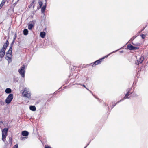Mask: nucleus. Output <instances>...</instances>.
I'll use <instances>...</instances> for the list:
<instances>
[{"instance_id": "f257e3e1", "label": "nucleus", "mask_w": 148, "mask_h": 148, "mask_svg": "<svg viewBox=\"0 0 148 148\" xmlns=\"http://www.w3.org/2000/svg\"><path fill=\"white\" fill-rule=\"evenodd\" d=\"M27 90V89L26 88H24L22 94L23 96L27 97L30 99H31V94Z\"/></svg>"}, {"instance_id": "49530a36", "label": "nucleus", "mask_w": 148, "mask_h": 148, "mask_svg": "<svg viewBox=\"0 0 148 148\" xmlns=\"http://www.w3.org/2000/svg\"><path fill=\"white\" fill-rule=\"evenodd\" d=\"M2 7L0 5V9H1V8Z\"/></svg>"}, {"instance_id": "20e7f679", "label": "nucleus", "mask_w": 148, "mask_h": 148, "mask_svg": "<svg viewBox=\"0 0 148 148\" xmlns=\"http://www.w3.org/2000/svg\"><path fill=\"white\" fill-rule=\"evenodd\" d=\"M131 90V88L129 89L128 91L127 90V93L125 95L124 97L121 99L117 102V103H119L120 102L123 101V100L126 99L130 98V97H128L130 94H132L133 92H131L130 91Z\"/></svg>"}, {"instance_id": "f704fd0d", "label": "nucleus", "mask_w": 148, "mask_h": 148, "mask_svg": "<svg viewBox=\"0 0 148 148\" xmlns=\"http://www.w3.org/2000/svg\"><path fill=\"white\" fill-rule=\"evenodd\" d=\"M88 90L90 93H91L94 96V95L92 93V91L91 90L89 89H88Z\"/></svg>"}, {"instance_id": "412c9836", "label": "nucleus", "mask_w": 148, "mask_h": 148, "mask_svg": "<svg viewBox=\"0 0 148 148\" xmlns=\"http://www.w3.org/2000/svg\"><path fill=\"white\" fill-rule=\"evenodd\" d=\"M118 51V50H115L111 53H110L109 54L106 56H105V57H104V58H107V57L109 55H110V54L113 53H115L116 51Z\"/></svg>"}, {"instance_id": "5701e85b", "label": "nucleus", "mask_w": 148, "mask_h": 148, "mask_svg": "<svg viewBox=\"0 0 148 148\" xmlns=\"http://www.w3.org/2000/svg\"><path fill=\"white\" fill-rule=\"evenodd\" d=\"M132 43L133 45L136 46H139L140 45V44L139 43H134L133 42H132Z\"/></svg>"}, {"instance_id": "473e14b6", "label": "nucleus", "mask_w": 148, "mask_h": 148, "mask_svg": "<svg viewBox=\"0 0 148 148\" xmlns=\"http://www.w3.org/2000/svg\"><path fill=\"white\" fill-rule=\"evenodd\" d=\"M145 27H143L142 29H141L140 30V32H142L145 29Z\"/></svg>"}, {"instance_id": "cd10ccee", "label": "nucleus", "mask_w": 148, "mask_h": 148, "mask_svg": "<svg viewBox=\"0 0 148 148\" xmlns=\"http://www.w3.org/2000/svg\"><path fill=\"white\" fill-rule=\"evenodd\" d=\"M16 37H17L16 34H15L14 36L13 40L15 41V40L16 39Z\"/></svg>"}, {"instance_id": "0eeeda50", "label": "nucleus", "mask_w": 148, "mask_h": 148, "mask_svg": "<svg viewBox=\"0 0 148 148\" xmlns=\"http://www.w3.org/2000/svg\"><path fill=\"white\" fill-rule=\"evenodd\" d=\"M127 48L130 50H137L139 49V47H134L131 44H129L127 45Z\"/></svg>"}, {"instance_id": "aec40b11", "label": "nucleus", "mask_w": 148, "mask_h": 148, "mask_svg": "<svg viewBox=\"0 0 148 148\" xmlns=\"http://www.w3.org/2000/svg\"><path fill=\"white\" fill-rule=\"evenodd\" d=\"M12 48H11V47H10L9 50L6 52V53H8V54L12 53Z\"/></svg>"}, {"instance_id": "39448f33", "label": "nucleus", "mask_w": 148, "mask_h": 148, "mask_svg": "<svg viewBox=\"0 0 148 148\" xmlns=\"http://www.w3.org/2000/svg\"><path fill=\"white\" fill-rule=\"evenodd\" d=\"M13 98V95L12 94H10L5 99V103L7 104L10 103Z\"/></svg>"}, {"instance_id": "de8ad7c7", "label": "nucleus", "mask_w": 148, "mask_h": 148, "mask_svg": "<svg viewBox=\"0 0 148 148\" xmlns=\"http://www.w3.org/2000/svg\"><path fill=\"white\" fill-rule=\"evenodd\" d=\"M87 146H86L84 147V148H86L87 147Z\"/></svg>"}, {"instance_id": "72a5a7b5", "label": "nucleus", "mask_w": 148, "mask_h": 148, "mask_svg": "<svg viewBox=\"0 0 148 148\" xmlns=\"http://www.w3.org/2000/svg\"><path fill=\"white\" fill-rule=\"evenodd\" d=\"M5 1H6L5 0H3L1 2L3 3V4H4L5 3Z\"/></svg>"}, {"instance_id": "423d86ee", "label": "nucleus", "mask_w": 148, "mask_h": 148, "mask_svg": "<svg viewBox=\"0 0 148 148\" xmlns=\"http://www.w3.org/2000/svg\"><path fill=\"white\" fill-rule=\"evenodd\" d=\"M144 57L143 56H140L136 62L135 63L136 65H138L142 63L144 60Z\"/></svg>"}, {"instance_id": "c85d7f7f", "label": "nucleus", "mask_w": 148, "mask_h": 148, "mask_svg": "<svg viewBox=\"0 0 148 148\" xmlns=\"http://www.w3.org/2000/svg\"><path fill=\"white\" fill-rule=\"evenodd\" d=\"M137 36H134L132 38H131V39H130V41H133Z\"/></svg>"}, {"instance_id": "9d476101", "label": "nucleus", "mask_w": 148, "mask_h": 148, "mask_svg": "<svg viewBox=\"0 0 148 148\" xmlns=\"http://www.w3.org/2000/svg\"><path fill=\"white\" fill-rule=\"evenodd\" d=\"M5 53V51L2 50L1 49H0V58H3Z\"/></svg>"}, {"instance_id": "e433bc0d", "label": "nucleus", "mask_w": 148, "mask_h": 148, "mask_svg": "<svg viewBox=\"0 0 148 148\" xmlns=\"http://www.w3.org/2000/svg\"><path fill=\"white\" fill-rule=\"evenodd\" d=\"M25 138L24 137H21V140H23Z\"/></svg>"}, {"instance_id": "79ce46f5", "label": "nucleus", "mask_w": 148, "mask_h": 148, "mask_svg": "<svg viewBox=\"0 0 148 148\" xmlns=\"http://www.w3.org/2000/svg\"><path fill=\"white\" fill-rule=\"evenodd\" d=\"M90 143V142H89V143H88L87 144V145H86L87 147V146H88L89 145V144Z\"/></svg>"}, {"instance_id": "4be33fe9", "label": "nucleus", "mask_w": 148, "mask_h": 148, "mask_svg": "<svg viewBox=\"0 0 148 148\" xmlns=\"http://www.w3.org/2000/svg\"><path fill=\"white\" fill-rule=\"evenodd\" d=\"M38 3L40 5V8L42 6V1H38Z\"/></svg>"}, {"instance_id": "2f4dec72", "label": "nucleus", "mask_w": 148, "mask_h": 148, "mask_svg": "<svg viewBox=\"0 0 148 148\" xmlns=\"http://www.w3.org/2000/svg\"><path fill=\"white\" fill-rule=\"evenodd\" d=\"M45 148H51V147L49 146H45Z\"/></svg>"}, {"instance_id": "7ed1b4c3", "label": "nucleus", "mask_w": 148, "mask_h": 148, "mask_svg": "<svg viewBox=\"0 0 148 148\" xmlns=\"http://www.w3.org/2000/svg\"><path fill=\"white\" fill-rule=\"evenodd\" d=\"M25 65H23L20 69L18 70L19 73L21 75L22 77L24 78L25 76Z\"/></svg>"}, {"instance_id": "a878e982", "label": "nucleus", "mask_w": 148, "mask_h": 148, "mask_svg": "<svg viewBox=\"0 0 148 148\" xmlns=\"http://www.w3.org/2000/svg\"><path fill=\"white\" fill-rule=\"evenodd\" d=\"M15 41L13 40L12 42V43L10 44V47H11V48H12V47L13 46L15 42Z\"/></svg>"}, {"instance_id": "f03ea898", "label": "nucleus", "mask_w": 148, "mask_h": 148, "mask_svg": "<svg viewBox=\"0 0 148 148\" xmlns=\"http://www.w3.org/2000/svg\"><path fill=\"white\" fill-rule=\"evenodd\" d=\"M104 59V57H103L102 58L95 61L93 63L88 64L87 65H92V67H95L96 65L100 64L102 60Z\"/></svg>"}, {"instance_id": "c9c22d12", "label": "nucleus", "mask_w": 148, "mask_h": 148, "mask_svg": "<svg viewBox=\"0 0 148 148\" xmlns=\"http://www.w3.org/2000/svg\"><path fill=\"white\" fill-rule=\"evenodd\" d=\"M17 2L15 3L13 5L14 6L17 4Z\"/></svg>"}, {"instance_id": "9b49d317", "label": "nucleus", "mask_w": 148, "mask_h": 148, "mask_svg": "<svg viewBox=\"0 0 148 148\" xmlns=\"http://www.w3.org/2000/svg\"><path fill=\"white\" fill-rule=\"evenodd\" d=\"M29 134V132L26 130L23 131L21 132L22 135L24 136H27Z\"/></svg>"}, {"instance_id": "393cba45", "label": "nucleus", "mask_w": 148, "mask_h": 148, "mask_svg": "<svg viewBox=\"0 0 148 148\" xmlns=\"http://www.w3.org/2000/svg\"><path fill=\"white\" fill-rule=\"evenodd\" d=\"M79 84V85H81V86H83L87 90H88V88H87L85 86V85L84 84H81L79 83V84Z\"/></svg>"}, {"instance_id": "4468645a", "label": "nucleus", "mask_w": 148, "mask_h": 148, "mask_svg": "<svg viewBox=\"0 0 148 148\" xmlns=\"http://www.w3.org/2000/svg\"><path fill=\"white\" fill-rule=\"evenodd\" d=\"M8 129V128H4L2 131V134H7Z\"/></svg>"}, {"instance_id": "6ab92c4d", "label": "nucleus", "mask_w": 148, "mask_h": 148, "mask_svg": "<svg viewBox=\"0 0 148 148\" xmlns=\"http://www.w3.org/2000/svg\"><path fill=\"white\" fill-rule=\"evenodd\" d=\"M2 134V140L3 141H5V138H6L7 134Z\"/></svg>"}, {"instance_id": "dca6fc26", "label": "nucleus", "mask_w": 148, "mask_h": 148, "mask_svg": "<svg viewBox=\"0 0 148 148\" xmlns=\"http://www.w3.org/2000/svg\"><path fill=\"white\" fill-rule=\"evenodd\" d=\"M28 31L27 29H25L23 31V33L24 35H27L28 34Z\"/></svg>"}, {"instance_id": "58836bf2", "label": "nucleus", "mask_w": 148, "mask_h": 148, "mask_svg": "<svg viewBox=\"0 0 148 148\" xmlns=\"http://www.w3.org/2000/svg\"><path fill=\"white\" fill-rule=\"evenodd\" d=\"M134 95L135 97H137L138 96V95L136 94H134Z\"/></svg>"}, {"instance_id": "bb28decb", "label": "nucleus", "mask_w": 148, "mask_h": 148, "mask_svg": "<svg viewBox=\"0 0 148 148\" xmlns=\"http://www.w3.org/2000/svg\"><path fill=\"white\" fill-rule=\"evenodd\" d=\"M112 103H113V104H112V106L111 109L113 108L118 103H117L115 104V103H114L113 102H112Z\"/></svg>"}, {"instance_id": "2eb2a0df", "label": "nucleus", "mask_w": 148, "mask_h": 148, "mask_svg": "<svg viewBox=\"0 0 148 148\" xmlns=\"http://www.w3.org/2000/svg\"><path fill=\"white\" fill-rule=\"evenodd\" d=\"M45 35L46 33L44 32H41L40 33V36L42 38H44L45 37Z\"/></svg>"}, {"instance_id": "6e6552de", "label": "nucleus", "mask_w": 148, "mask_h": 148, "mask_svg": "<svg viewBox=\"0 0 148 148\" xmlns=\"http://www.w3.org/2000/svg\"><path fill=\"white\" fill-rule=\"evenodd\" d=\"M9 44V42L8 40H7L6 42L4 44L3 47L1 49L2 50H4L5 51L6 49Z\"/></svg>"}, {"instance_id": "a211bd4d", "label": "nucleus", "mask_w": 148, "mask_h": 148, "mask_svg": "<svg viewBox=\"0 0 148 148\" xmlns=\"http://www.w3.org/2000/svg\"><path fill=\"white\" fill-rule=\"evenodd\" d=\"M34 27V24H30L28 26V29L29 30H32V28Z\"/></svg>"}, {"instance_id": "a19ab883", "label": "nucleus", "mask_w": 148, "mask_h": 148, "mask_svg": "<svg viewBox=\"0 0 148 148\" xmlns=\"http://www.w3.org/2000/svg\"><path fill=\"white\" fill-rule=\"evenodd\" d=\"M96 98L98 100V101H99V100H100V99L99 98H97V97H96Z\"/></svg>"}, {"instance_id": "c03bdc74", "label": "nucleus", "mask_w": 148, "mask_h": 148, "mask_svg": "<svg viewBox=\"0 0 148 148\" xmlns=\"http://www.w3.org/2000/svg\"><path fill=\"white\" fill-rule=\"evenodd\" d=\"M123 51H120V52H121V53H123Z\"/></svg>"}, {"instance_id": "37998d69", "label": "nucleus", "mask_w": 148, "mask_h": 148, "mask_svg": "<svg viewBox=\"0 0 148 148\" xmlns=\"http://www.w3.org/2000/svg\"><path fill=\"white\" fill-rule=\"evenodd\" d=\"M105 105L107 106H108V109L109 108L108 105H106V104H105Z\"/></svg>"}, {"instance_id": "a18cd8bd", "label": "nucleus", "mask_w": 148, "mask_h": 148, "mask_svg": "<svg viewBox=\"0 0 148 148\" xmlns=\"http://www.w3.org/2000/svg\"><path fill=\"white\" fill-rule=\"evenodd\" d=\"M33 4H34V3H32V2L31 3V5H32Z\"/></svg>"}, {"instance_id": "4c0bfd02", "label": "nucleus", "mask_w": 148, "mask_h": 148, "mask_svg": "<svg viewBox=\"0 0 148 148\" xmlns=\"http://www.w3.org/2000/svg\"><path fill=\"white\" fill-rule=\"evenodd\" d=\"M3 3H2V2L0 4V5L2 7L3 5Z\"/></svg>"}, {"instance_id": "09e8293b", "label": "nucleus", "mask_w": 148, "mask_h": 148, "mask_svg": "<svg viewBox=\"0 0 148 148\" xmlns=\"http://www.w3.org/2000/svg\"><path fill=\"white\" fill-rule=\"evenodd\" d=\"M46 1V3H47V1H46V0H45Z\"/></svg>"}, {"instance_id": "f3484780", "label": "nucleus", "mask_w": 148, "mask_h": 148, "mask_svg": "<svg viewBox=\"0 0 148 148\" xmlns=\"http://www.w3.org/2000/svg\"><path fill=\"white\" fill-rule=\"evenodd\" d=\"M46 5H45L43 6L41 8V13H44L45 11V9L46 8Z\"/></svg>"}, {"instance_id": "ea45409f", "label": "nucleus", "mask_w": 148, "mask_h": 148, "mask_svg": "<svg viewBox=\"0 0 148 148\" xmlns=\"http://www.w3.org/2000/svg\"><path fill=\"white\" fill-rule=\"evenodd\" d=\"M33 1H32V3H34V2L36 0H32Z\"/></svg>"}, {"instance_id": "8fccbe9b", "label": "nucleus", "mask_w": 148, "mask_h": 148, "mask_svg": "<svg viewBox=\"0 0 148 148\" xmlns=\"http://www.w3.org/2000/svg\"><path fill=\"white\" fill-rule=\"evenodd\" d=\"M34 5H33V8H34Z\"/></svg>"}, {"instance_id": "f8f14e48", "label": "nucleus", "mask_w": 148, "mask_h": 148, "mask_svg": "<svg viewBox=\"0 0 148 148\" xmlns=\"http://www.w3.org/2000/svg\"><path fill=\"white\" fill-rule=\"evenodd\" d=\"M29 109L30 110L34 111L36 110V107L34 106H29Z\"/></svg>"}, {"instance_id": "1a4fd4ad", "label": "nucleus", "mask_w": 148, "mask_h": 148, "mask_svg": "<svg viewBox=\"0 0 148 148\" xmlns=\"http://www.w3.org/2000/svg\"><path fill=\"white\" fill-rule=\"evenodd\" d=\"M12 55V53L8 54V53H6L5 59L8 61H11V60Z\"/></svg>"}, {"instance_id": "7c9ffc66", "label": "nucleus", "mask_w": 148, "mask_h": 148, "mask_svg": "<svg viewBox=\"0 0 148 148\" xmlns=\"http://www.w3.org/2000/svg\"><path fill=\"white\" fill-rule=\"evenodd\" d=\"M10 140V143H12V139L11 137H10L9 138Z\"/></svg>"}, {"instance_id": "ddd939ff", "label": "nucleus", "mask_w": 148, "mask_h": 148, "mask_svg": "<svg viewBox=\"0 0 148 148\" xmlns=\"http://www.w3.org/2000/svg\"><path fill=\"white\" fill-rule=\"evenodd\" d=\"M5 92L6 93L11 94L10 93L12 92V90L10 88H7L5 90Z\"/></svg>"}, {"instance_id": "c756f323", "label": "nucleus", "mask_w": 148, "mask_h": 148, "mask_svg": "<svg viewBox=\"0 0 148 148\" xmlns=\"http://www.w3.org/2000/svg\"><path fill=\"white\" fill-rule=\"evenodd\" d=\"M13 148H18V145L17 144H16L14 146Z\"/></svg>"}, {"instance_id": "b1692460", "label": "nucleus", "mask_w": 148, "mask_h": 148, "mask_svg": "<svg viewBox=\"0 0 148 148\" xmlns=\"http://www.w3.org/2000/svg\"><path fill=\"white\" fill-rule=\"evenodd\" d=\"M140 36L143 39H144L146 37V35L144 34H142Z\"/></svg>"}]
</instances>
